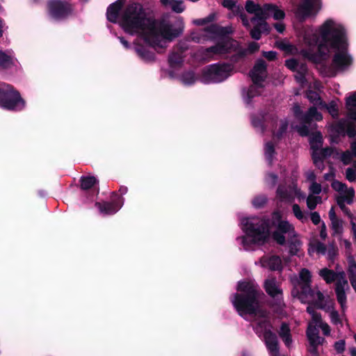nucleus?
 <instances>
[{
    "mask_svg": "<svg viewBox=\"0 0 356 356\" xmlns=\"http://www.w3.org/2000/svg\"><path fill=\"white\" fill-rule=\"evenodd\" d=\"M255 264L273 271H281L282 270V259L276 255H264L258 261H256Z\"/></svg>",
    "mask_w": 356,
    "mask_h": 356,
    "instance_id": "4be33fe9",
    "label": "nucleus"
},
{
    "mask_svg": "<svg viewBox=\"0 0 356 356\" xmlns=\"http://www.w3.org/2000/svg\"><path fill=\"white\" fill-rule=\"evenodd\" d=\"M305 195L294 182L287 186L280 185L277 190L276 197L281 202H291L295 198L300 200L305 199Z\"/></svg>",
    "mask_w": 356,
    "mask_h": 356,
    "instance_id": "2eb2a0df",
    "label": "nucleus"
},
{
    "mask_svg": "<svg viewBox=\"0 0 356 356\" xmlns=\"http://www.w3.org/2000/svg\"><path fill=\"white\" fill-rule=\"evenodd\" d=\"M97 182L95 177H82L81 178V187L83 190L92 188Z\"/></svg>",
    "mask_w": 356,
    "mask_h": 356,
    "instance_id": "a19ab883",
    "label": "nucleus"
},
{
    "mask_svg": "<svg viewBox=\"0 0 356 356\" xmlns=\"http://www.w3.org/2000/svg\"><path fill=\"white\" fill-rule=\"evenodd\" d=\"M259 19H257L255 22H252L254 27L250 31V35L254 40H259L262 33H268L269 31V27L267 23L266 26L263 27V26L259 24Z\"/></svg>",
    "mask_w": 356,
    "mask_h": 356,
    "instance_id": "7c9ffc66",
    "label": "nucleus"
},
{
    "mask_svg": "<svg viewBox=\"0 0 356 356\" xmlns=\"http://www.w3.org/2000/svg\"><path fill=\"white\" fill-rule=\"evenodd\" d=\"M274 27L276 29V31L280 33H282L285 30V26L282 22H278L274 24Z\"/></svg>",
    "mask_w": 356,
    "mask_h": 356,
    "instance_id": "680f3d73",
    "label": "nucleus"
},
{
    "mask_svg": "<svg viewBox=\"0 0 356 356\" xmlns=\"http://www.w3.org/2000/svg\"><path fill=\"white\" fill-rule=\"evenodd\" d=\"M15 58L11 51H0V68H8L14 65Z\"/></svg>",
    "mask_w": 356,
    "mask_h": 356,
    "instance_id": "c85d7f7f",
    "label": "nucleus"
},
{
    "mask_svg": "<svg viewBox=\"0 0 356 356\" xmlns=\"http://www.w3.org/2000/svg\"><path fill=\"white\" fill-rule=\"evenodd\" d=\"M322 7L321 0H302L298 6L296 15L300 20L315 16Z\"/></svg>",
    "mask_w": 356,
    "mask_h": 356,
    "instance_id": "dca6fc26",
    "label": "nucleus"
},
{
    "mask_svg": "<svg viewBox=\"0 0 356 356\" xmlns=\"http://www.w3.org/2000/svg\"><path fill=\"white\" fill-rule=\"evenodd\" d=\"M307 97L312 104L314 106H318L320 108L321 106H325V102L321 99L318 93L316 92L311 90H308L307 92Z\"/></svg>",
    "mask_w": 356,
    "mask_h": 356,
    "instance_id": "c9c22d12",
    "label": "nucleus"
},
{
    "mask_svg": "<svg viewBox=\"0 0 356 356\" xmlns=\"http://www.w3.org/2000/svg\"><path fill=\"white\" fill-rule=\"evenodd\" d=\"M124 199L118 197L117 200L113 202L96 203L95 205L99 209L101 213L104 215H112L115 213L122 207Z\"/></svg>",
    "mask_w": 356,
    "mask_h": 356,
    "instance_id": "5701e85b",
    "label": "nucleus"
},
{
    "mask_svg": "<svg viewBox=\"0 0 356 356\" xmlns=\"http://www.w3.org/2000/svg\"><path fill=\"white\" fill-rule=\"evenodd\" d=\"M188 42V40L181 41L170 54L168 62L171 68H177L182 65L184 58V54L189 47Z\"/></svg>",
    "mask_w": 356,
    "mask_h": 356,
    "instance_id": "412c9836",
    "label": "nucleus"
},
{
    "mask_svg": "<svg viewBox=\"0 0 356 356\" xmlns=\"http://www.w3.org/2000/svg\"><path fill=\"white\" fill-rule=\"evenodd\" d=\"M286 66L296 72L295 79L300 86H303L307 81V67L305 63H298L295 59H289L285 62Z\"/></svg>",
    "mask_w": 356,
    "mask_h": 356,
    "instance_id": "6ab92c4d",
    "label": "nucleus"
},
{
    "mask_svg": "<svg viewBox=\"0 0 356 356\" xmlns=\"http://www.w3.org/2000/svg\"><path fill=\"white\" fill-rule=\"evenodd\" d=\"M332 186L335 191L339 192L340 194L343 193L347 187L346 184L338 181H334L332 184Z\"/></svg>",
    "mask_w": 356,
    "mask_h": 356,
    "instance_id": "6e6d98bb",
    "label": "nucleus"
},
{
    "mask_svg": "<svg viewBox=\"0 0 356 356\" xmlns=\"http://www.w3.org/2000/svg\"><path fill=\"white\" fill-rule=\"evenodd\" d=\"M309 144L313 150L312 159L314 163L318 168H323V158L331 155L332 149L330 148L321 149L323 137L318 131L310 136Z\"/></svg>",
    "mask_w": 356,
    "mask_h": 356,
    "instance_id": "ddd939ff",
    "label": "nucleus"
},
{
    "mask_svg": "<svg viewBox=\"0 0 356 356\" xmlns=\"http://www.w3.org/2000/svg\"><path fill=\"white\" fill-rule=\"evenodd\" d=\"M346 271L350 284L354 290L356 289V261L353 256L349 255L347 258Z\"/></svg>",
    "mask_w": 356,
    "mask_h": 356,
    "instance_id": "cd10ccee",
    "label": "nucleus"
},
{
    "mask_svg": "<svg viewBox=\"0 0 356 356\" xmlns=\"http://www.w3.org/2000/svg\"><path fill=\"white\" fill-rule=\"evenodd\" d=\"M225 8L231 10L235 15H238L243 22V24L249 27V21L243 12V7L241 5H237L234 0H223L222 3Z\"/></svg>",
    "mask_w": 356,
    "mask_h": 356,
    "instance_id": "a878e982",
    "label": "nucleus"
},
{
    "mask_svg": "<svg viewBox=\"0 0 356 356\" xmlns=\"http://www.w3.org/2000/svg\"><path fill=\"white\" fill-rule=\"evenodd\" d=\"M345 346H346L345 341L339 340V341L335 342L334 348L338 353H341L343 352V350H345Z\"/></svg>",
    "mask_w": 356,
    "mask_h": 356,
    "instance_id": "4d7b16f0",
    "label": "nucleus"
},
{
    "mask_svg": "<svg viewBox=\"0 0 356 356\" xmlns=\"http://www.w3.org/2000/svg\"><path fill=\"white\" fill-rule=\"evenodd\" d=\"M168 8L177 13H181L185 10V6L181 0H173Z\"/></svg>",
    "mask_w": 356,
    "mask_h": 356,
    "instance_id": "a18cd8bd",
    "label": "nucleus"
},
{
    "mask_svg": "<svg viewBox=\"0 0 356 356\" xmlns=\"http://www.w3.org/2000/svg\"><path fill=\"white\" fill-rule=\"evenodd\" d=\"M252 123L255 128L259 129L261 131H264V127H270L273 137L277 138H280L282 136L288 127V123L285 120L278 121L276 116L272 113L261 114L259 119L253 117Z\"/></svg>",
    "mask_w": 356,
    "mask_h": 356,
    "instance_id": "9d476101",
    "label": "nucleus"
},
{
    "mask_svg": "<svg viewBox=\"0 0 356 356\" xmlns=\"http://www.w3.org/2000/svg\"><path fill=\"white\" fill-rule=\"evenodd\" d=\"M321 202V197L316 195L309 194L307 198V205L310 210H313L316 208L318 204Z\"/></svg>",
    "mask_w": 356,
    "mask_h": 356,
    "instance_id": "37998d69",
    "label": "nucleus"
},
{
    "mask_svg": "<svg viewBox=\"0 0 356 356\" xmlns=\"http://www.w3.org/2000/svg\"><path fill=\"white\" fill-rule=\"evenodd\" d=\"M267 76L266 64L264 60L259 59L250 72V76L253 84L243 92V97L245 104L250 106L252 99L261 93L263 86L261 82Z\"/></svg>",
    "mask_w": 356,
    "mask_h": 356,
    "instance_id": "0eeeda50",
    "label": "nucleus"
},
{
    "mask_svg": "<svg viewBox=\"0 0 356 356\" xmlns=\"http://www.w3.org/2000/svg\"><path fill=\"white\" fill-rule=\"evenodd\" d=\"M276 54H277L276 52L273 51L263 52V56L269 60H274L276 57Z\"/></svg>",
    "mask_w": 356,
    "mask_h": 356,
    "instance_id": "052dcab7",
    "label": "nucleus"
},
{
    "mask_svg": "<svg viewBox=\"0 0 356 356\" xmlns=\"http://www.w3.org/2000/svg\"><path fill=\"white\" fill-rule=\"evenodd\" d=\"M311 220L314 225H318L321 222V217L318 213L317 212H312L310 215Z\"/></svg>",
    "mask_w": 356,
    "mask_h": 356,
    "instance_id": "bf43d9fd",
    "label": "nucleus"
},
{
    "mask_svg": "<svg viewBox=\"0 0 356 356\" xmlns=\"http://www.w3.org/2000/svg\"><path fill=\"white\" fill-rule=\"evenodd\" d=\"M331 228L333 232V234H340L343 231L342 221L339 218L331 221Z\"/></svg>",
    "mask_w": 356,
    "mask_h": 356,
    "instance_id": "09e8293b",
    "label": "nucleus"
},
{
    "mask_svg": "<svg viewBox=\"0 0 356 356\" xmlns=\"http://www.w3.org/2000/svg\"><path fill=\"white\" fill-rule=\"evenodd\" d=\"M236 44V41L227 37H223L221 42L217 45L199 50L195 55V58L200 61H207L216 55L223 54L231 51L232 48L235 47Z\"/></svg>",
    "mask_w": 356,
    "mask_h": 356,
    "instance_id": "f8f14e48",
    "label": "nucleus"
},
{
    "mask_svg": "<svg viewBox=\"0 0 356 356\" xmlns=\"http://www.w3.org/2000/svg\"><path fill=\"white\" fill-rule=\"evenodd\" d=\"M180 81L185 86H191L195 83L197 77L193 72L189 71L181 74Z\"/></svg>",
    "mask_w": 356,
    "mask_h": 356,
    "instance_id": "ea45409f",
    "label": "nucleus"
},
{
    "mask_svg": "<svg viewBox=\"0 0 356 356\" xmlns=\"http://www.w3.org/2000/svg\"><path fill=\"white\" fill-rule=\"evenodd\" d=\"M326 252L327 247L321 242L311 243L308 249V252L310 255H312L314 252H317L318 254L325 255Z\"/></svg>",
    "mask_w": 356,
    "mask_h": 356,
    "instance_id": "e433bc0d",
    "label": "nucleus"
},
{
    "mask_svg": "<svg viewBox=\"0 0 356 356\" xmlns=\"http://www.w3.org/2000/svg\"><path fill=\"white\" fill-rule=\"evenodd\" d=\"M337 203L342 210H345V203H346V202L341 196L337 197Z\"/></svg>",
    "mask_w": 356,
    "mask_h": 356,
    "instance_id": "69168bd1",
    "label": "nucleus"
},
{
    "mask_svg": "<svg viewBox=\"0 0 356 356\" xmlns=\"http://www.w3.org/2000/svg\"><path fill=\"white\" fill-rule=\"evenodd\" d=\"M245 9L249 13L254 14V17L251 19L252 22H255L259 19V24L266 26V22L262 19L264 6L261 7L259 4L254 3L252 1H247L245 4Z\"/></svg>",
    "mask_w": 356,
    "mask_h": 356,
    "instance_id": "b1692460",
    "label": "nucleus"
},
{
    "mask_svg": "<svg viewBox=\"0 0 356 356\" xmlns=\"http://www.w3.org/2000/svg\"><path fill=\"white\" fill-rule=\"evenodd\" d=\"M329 218L330 221L334 220L335 219H337V217L336 216L334 209L333 207H332L329 211Z\"/></svg>",
    "mask_w": 356,
    "mask_h": 356,
    "instance_id": "338daca9",
    "label": "nucleus"
},
{
    "mask_svg": "<svg viewBox=\"0 0 356 356\" xmlns=\"http://www.w3.org/2000/svg\"><path fill=\"white\" fill-rule=\"evenodd\" d=\"M293 112L295 117L302 124L301 126H296V129L298 134L302 136H306L309 135V128L307 126H311V129L316 128V124L311 125V123L314 121L319 122L323 120L322 114L318 112L315 106L310 107L305 114H302L300 106L298 104H295L293 107ZM293 128L294 127L293 126Z\"/></svg>",
    "mask_w": 356,
    "mask_h": 356,
    "instance_id": "6e6552de",
    "label": "nucleus"
},
{
    "mask_svg": "<svg viewBox=\"0 0 356 356\" xmlns=\"http://www.w3.org/2000/svg\"><path fill=\"white\" fill-rule=\"evenodd\" d=\"M209 21H210V19L209 17L204 18V19H197L193 20V24L195 25L201 26V25L206 24L207 22H208Z\"/></svg>",
    "mask_w": 356,
    "mask_h": 356,
    "instance_id": "0e129e2a",
    "label": "nucleus"
},
{
    "mask_svg": "<svg viewBox=\"0 0 356 356\" xmlns=\"http://www.w3.org/2000/svg\"><path fill=\"white\" fill-rule=\"evenodd\" d=\"M346 178L350 181H356V165L355 168H348L346 170Z\"/></svg>",
    "mask_w": 356,
    "mask_h": 356,
    "instance_id": "603ef678",
    "label": "nucleus"
},
{
    "mask_svg": "<svg viewBox=\"0 0 356 356\" xmlns=\"http://www.w3.org/2000/svg\"><path fill=\"white\" fill-rule=\"evenodd\" d=\"M310 193L314 195H318L321 192V184L316 183V181H313L311 183L309 186Z\"/></svg>",
    "mask_w": 356,
    "mask_h": 356,
    "instance_id": "864d4df0",
    "label": "nucleus"
},
{
    "mask_svg": "<svg viewBox=\"0 0 356 356\" xmlns=\"http://www.w3.org/2000/svg\"><path fill=\"white\" fill-rule=\"evenodd\" d=\"M319 275L327 284H330L335 281L338 276V272L335 273L332 270L325 268L319 271Z\"/></svg>",
    "mask_w": 356,
    "mask_h": 356,
    "instance_id": "f704fd0d",
    "label": "nucleus"
},
{
    "mask_svg": "<svg viewBox=\"0 0 356 356\" xmlns=\"http://www.w3.org/2000/svg\"><path fill=\"white\" fill-rule=\"evenodd\" d=\"M233 71L234 67L231 65H211L203 70L200 81L206 84L220 83L231 76Z\"/></svg>",
    "mask_w": 356,
    "mask_h": 356,
    "instance_id": "1a4fd4ad",
    "label": "nucleus"
},
{
    "mask_svg": "<svg viewBox=\"0 0 356 356\" xmlns=\"http://www.w3.org/2000/svg\"><path fill=\"white\" fill-rule=\"evenodd\" d=\"M264 152L266 160L270 164L272 163L273 156L275 152L274 146L271 143L268 142L265 144Z\"/></svg>",
    "mask_w": 356,
    "mask_h": 356,
    "instance_id": "49530a36",
    "label": "nucleus"
},
{
    "mask_svg": "<svg viewBox=\"0 0 356 356\" xmlns=\"http://www.w3.org/2000/svg\"><path fill=\"white\" fill-rule=\"evenodd\" d=\"M311 273L306 269L301 270L299 278L296 276L291 277L293 285L291 295L299 299L302 303H314L318 307L324 309L330 313V318L332 323L334 325L341 324L339 314L334 307V300L329 297L325 298L323 294L318 290L312 289Z\"/></svg>",
    "mask_w": 356,
    "mask_h": 356,
    "instance_id": "7ed1b4c3",
    "label": "nucleus"
},
{
    "mask_svg": "<svg viewBox=\"0 0 356 356\" xmlns=\"http://www.w3.org/2000/svg\"><path fill=\"white\" fill-rule=\"evenodd\" d=\"M123 2L118 0L107 9V19L118 23L129 35H136L149 47L165 48L168 42L178 37L184 30V22L179 17L174 28L166 19L157 21L147 17L143 6L131 3L122 9Z\"/></svg>",
    "mask_w": 356,
    "mask_h": 356,
    "instance_id": "f257e3e1",
    "label": "nucleus"
},
{
    "mask_svg": "<svg viewBox=\"0 0 356 356\" xmlns=\"http://www.w3.org/2000/svg\"><path fill=\"white\" fill-rule=\"evenodd\" d=\"M350 149V151H346L341 154V159L345 165L351 163L353 157H356V141L351 143Z\"/></svg>",
    "mask_w": 356,
    "mask_h": 356,
    "instance_id": "72a5a7b5",
    "label": "nucleus"
},
{
    "mask_svg": "<svg viewBox=\"0 0 356 356\" xmlns=\"http://www.w3.org/2000/svg\"><path fill=\"white\" fill-rule=\"evenodd\" d=\"M277 47L281 50H283L284 51L289 54H296L298 51V48L296 47L285 40L277 42Z\"/></svg>",
    "mask_w": 356,
    "mask_h": 356,
    "instance_id": "4c0bfd02",
    "label": "nucleus"
},
{
    "mask_svg": "<svg viewBox=\"0 0 356 356\" xmlns=\"http://www.w3.org/2000/svg\"><path fill=\"white\" fill-rule=\"evenodd\" d=\"M270 17H273L275 20H280L284 18L285 13L283 10L280 9L276 5L269 3L264 4L262 19L266 22V19Z\"/></svg>",
    "mask_w": 356,
    "mask_h": 356,
    "instance_id": "393cba45",
    "label": "nucleus"
},
{
    "mask_svg": "<svg viewBox=\"0 0 356 356\" xmlns=\"http://www.w3.org/2000/svg\"><path fill=\"white\" fill-rule=\"evenodd\" d=\"M264 289L266 293L273 298L278 308L281 309L284 305L282 301V290L280 289L276 280L269 277L264 282Z\"/></svg>",
    "mask_w": 356,
    "mask_h": 356,
    "instance_id": "aec40b11",
    "label": "nucleus"
},
{
    "mask_svg": "<svg viewBox=\"0 0 356 356\" xmlns=\"http://www.w3.org/2000/svg\"><path fill=\"white\" fill-rule=\"evenodd\" d=\"M307 337L310 343L309 352L313 356H318L317 346L323 343L324 339L319 336L318 326L314 324L313 319L309 323Z\"/></svg>",
    "mask_w": 356,
    "mask_h": 356,
    "instance_id": "a211bd4d",
    "label": "nucleus"
},
{
    "mask_svg": "<svg viewBox=\"0 0 356 356\" xmlns=\"http://www.w3.org/2000/svg\"><path fill=\"white\" fill-rule=\"evenodd\" d=\"M292 209L293 213L297 219L302 222H305V220H307V217L306 214L301 210L300 207L298 204H293Z\"/></svg>",
    "mask_w": 356,
    "mask_h": 356,
    "instance_id": "de8ad7c7",
    "label": "nucleus"
},
{
    "mask_svg": "<svg viewBox=\"0 0 356 356\" xmlns=\"http://www.w3.org/2000/svg\"><path fill=\"white\" fill-rule=\"evenodd\" d=\"M271 221L276 227V230L273 234V239L280 245H284L287 241L289 254L300 257L302 243L293 226L287 220H282L280 211H275L272 214Z\"/></svg>",
    "mask_w": 356,
    "mask_h": 356,
    "instance_id": "39448f33",
    "label": "nucleus"
},
{
    "mask_svg": "<svg viewBox=\"0 0 356 356\" xmlns=\"http://www.w3.org/2000/svg\"><path fill=\"white\" fill-rule=\"evenodd\" d=\"M229 32L227 28L219 27L212 24L204 29L193 31L190 35V40L196 43H204L209 40H215L218 38V35Z\"/></svg>",
    "mask_w": 356,
    "mask_h": 356,
    "instance_id": "4468645a",
    "label": "nucleus"
},
{
    "mask_svg": "<svg viewBox=\"0 0 356 356\" xmlns=\"http://www.w3.org/2000/svg\"><path fill=\"white\" fill-rule=\"evenodd\" d=\"M241 227L244 236L236 241L245 250H253L256 246L266 243L270 238V222L257 216L241 219Z\"/></svg>",
    "mask_w": 356,
    "mask_h": 356,
    "instance_id": "20e7f679",
    "label": "nucleus"
},
{
    "mask_svg": "<svg viewBox=\"0 0 356 356\" xmlns=\"http://www.w3.org/2000/svg\"><path fill=\"white\" fill-rule=\"evenodd\" d=\"M320 236L322 238H325V237L327 236L326 227L324 223H323L322 225Z\"/></svg>",
    "mask_w": 356,
    "mask_h": 356,
    "instance_id": "774afa93",
    "label": "nucleus"
},
{
    "mask_svg": "<svg viewBox=\"0 0 356 356\" xmlns=\"http://www.w3.org/2000/svg\"><path fill=\"white\" fill-rule=\"evenodd\" d=\"M259 49V45L257 42H252L248 44L247 51L249 53H253Z\"/></svg>",
    "mask_w": 356,
    "mask_h": 356,
    "instance_id": "13d9d810",
    "label": "nucleus"
},
{
    "mask_svg": "<svg viewBox=\"0 0 356 356\" xmlns=\"http://www.w3.org/2000/svg\"><path fill=\"white\" fill-rule=\"evenodd\" d=\"M267 202V198L265 195H258L255 197L252 201V205L257 209L263 207Z\"/></svg>",
    "mask_w": 356,
    "mask_h": 356,
    "instance_id": "8fccbe9b",
    "label": "nucleus"
},
{
    "mask_svg": "<svg viewBox=\"0 0 356 356\" xmlns=\"http://www.w3.org/2000/svg\"><path fill=\"white\" fill-rule=\"evenodd\" d=\"M348 118L339 120L330 127V131L339 135L356 137V91L349 93L346 98Z\"/></svg>",
    "mask_w": 356,
    "mask_h": 356,
    "instance_id": "423d86ee",
    "label": "nucleus"
},
{
    "mask_svg": "<svg viewBox=\"0 0 356 356\" xmlns=\"http://www.w3.org/2000/svg\"><path fill=\"white\" fill-rule=\"evenodd\" d=\"M335 281V291H346L349 289L348 282L346 277V274L343 270L338 271V276Z\"/></svg>",
    "mask_w": 356,
    "mask_h": 356,
    "instance_id": "2f4dec72",
    "label": "nucleus"
},
{
    "mask_svg": "<svg viewBox=\"0 0 356 356\" xmlns=\"http://www.w3.org/2000/svg\"><path fill=\"white\" fill-rule=\"evenodd\" d=\"M339 196L344 199L347 204H351L355 196V191L351 187H346V189Z\"/></svg>",
    "mask_w": 356,
    "mask_h": 356,
    "instance_id": "c03bdc74",
    "label": "nucleus"
},
{
    "mask_svg": "<svg viewBox=\"0 0 356 356\" xmlns=\"http://www.w3.org/2000/svg\"><path fill=\"white\" fill-rule=\"evenodd\" d=\"M49 15L55 19L67 17L72 11L70 4L60 0H50L48 3Z\"/></svg>",
    "mask_w": 356,
    "mask_h": 356,
    "instance_id": "f3484780",
    "label": "nucleus"
},
{
    "mask_svg": "<svg viewBox=\"0 0 356 356\" xmlns=\"http://www.w3.org/2000/svg\"><path fill=\"white\" fill-rule=\"evenodd\" d=\"M335 292H336V295H337V301L341 306L342 312H344L347 307V306H346L347 298H346V291L336 290Z\"/></svg>",
    "mask_w": 356,
    "mask_h": 356,
    "instance_id": "79ce46f5",
    "label": "nucleus"
},
{
    "mask_svg": "<svg viewBox=\"0 0 356 356\" xmlns=\"http://www.w3.org/2000/svg\"><path fill=\"white\" fill-rule=\"evenodd\" d=\"M307 311L311 315L314 324L321 329L323 333L326 336L330 335V327L329 325L322 321L321 315L315 311L314 308L312 305H309Z\"/></svg>",
    "mask_w": 356,
    "mask_h": 356,
    "instance_id": "bb28decb",
    "label": "nucleus"
},
{
    "mask_svg": "<svg viewBox=\"0 0 356 356\" xmlns=\"http://www.w3.org/2000/svg\"><path fill=\"white\" fill-rule=\"evenodd\" d=\"M290 332V328L288 324L282 323L279 331V335L287 347H290L292 343Z\"/></svg>",
    "mask_w": 356,
    "mask_h": 356,
    "instance_id": "473e14b6",
    "label": "nucleus"
},
{
    "mask_svg": "<svg viewBox=\"0 0 356 356\" xmlns=\"http://www.w3.org/2000/svg\"><path fill=\"white\" fill-rule=\"evenodd\" d=\"M337 248L333 243H330L327 247V252L325 255H327L329 260H333L337 254Z\"/></svg>",
    "mask_w": 356,
    "mask_h": 356,
    "instance_id": "3c124183",
    "label": "nucleus"
},
{
    "mask_svg": "<svg viewBox=\"0 0 356 356\" xmlns=\"http://www.w3.org/2000/svg\"><path fill=\"white\" fill-rule=\"evenodd\" d=\"M0 106L13 111H20L25 106V102L19 93L6 83H0Z\"/></svg>",
    "mask_w": 356,
    "mask_h": 356,
    "instance_id": "9b49d317",
    "label": "nucleus"
},
{
    "mask_svg": "<svg viewBox=\"0 0 356 356\" xmlns=\"http://www.w3.org/2000/svg\"><path fill=\"white\" fill-rule=\"evenodd\" d=\"M135 51L138 56L144 61H152L154 58V54L146 47H142L138 44H136Z\"/></svg>",
    "mask_w": 356,
    "mask_h": 356,
    "instance_id": "c756f323",
    "label": "nucleus"
},
{
    "mask_svg": "<svg viewBox=\"0 0 356 356\" xmlns=\"http://www.w3.org/2000/svg\"><path fill=\"white\" fill-rule=\"evenodd\" d=\"M338 99L331 101L328 104L325 103V106H321V108H325L332 118H337L339 116Z\"/></svg>",
    "mask_w": 356,
    "mask_h": 356,
    "instance_id": "58836bf2",
    "label": "nucleus"
},
{
    "mask_svg": "<svg viewBox=\"0 0 356 356\" xmlns=\"http://www.w3.org/2000/svg\"><path fill=\"white\" fill-rule=\"evenodd\" d=\"M306 177L308 181H311V183L315 181L316 175L314 172L312 170H309L306 172Z\"/></svg>",
    "mask_w": 356,
    "mask_h": 356,
    "instance_id": "e2e57ef3",
    "label": "nucleus"
},
{
    "mask_svg": "<svg viewBox=\"0 0 356 356\" xmlns=\"http://www.w3.org/2000/svg\"><path fill=\"white\" fill-rule=\"evenodd\" d=\"M277 177L273 173H269L266 177V183L270 186H274L277 183Z\"/></svg>",
    "mask_w": 356,
    "mask_h": 356,
    "instance_id": "5fc2aeb1",
    "label": "nucleus"
},
{
    "mask_svg": "<svg viewBox=\"0 0 356 356\" xmlns=\"http://www.w3.org/2000/svg\"><path fill=\"white\" fill-rule=\"evenodd\" d=\"M298 35L305 46L300 53L308 60L320 63L334 53L332 64L336 69L345 70L352 65L347 30L339 21L327 19L317 28L303 27Z\"/></svg>",
    "mask_w": 356,
    "mask_h": 356,
    "instance_id": "f03ea898",
    "label": "nucleus"
}]
</instances>
